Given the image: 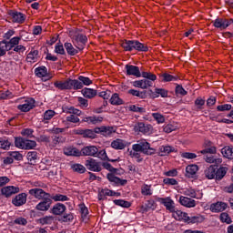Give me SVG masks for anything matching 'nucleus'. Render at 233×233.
Returning <instances> with one entry per match:
<instances>
[{"mask_svg":"<svg viewBox=\"0 0 233 233\" xmlns=\"http://www.w3.org/2000/svg\"><path fill=\"white\" fill-rule=\"evenodd\" d=\"M92 80L88 76H80L77 79L67 78L65 81H56L55 88L58 90H82L83 86H90Z\"/></svg>","mask_w":233,"mask_h":233,"instance_id":"f257e3e1","label":"nucleus"},{"mask_svg":"<svg viewBox=\"0 0 233 233\" xmlns=\"http://www.w3.org/2000/svg\"><path fill=\"white\" fill-rule=\"evenodd\" d=\"M120 46L124 52H148V46L139 42V40L124 39L120 42Z\"/></svg>","mask_w":233,"mask_h":233,"instance_id":"f03ea898","label":"nucleus"},{"mask_svg":"<svg viewBox=\"0 0 233 233\" xmlns=\"http://www.w3.org/2000/svg\"><path fill=\"white\" fill-rule=\"evenodd\" d=\"M79 32H81V29H76V30L70 31L69 37L74 46L77 48L79 52H83L85 50V46H86V43H88V36Z\"/></svg>","mask_w":233,"mask_h":233,"instance_id":"7ed1b4c3","label":"nucleus"},{"mask_svg":"<svg viewBox=\"0 0 233 233\" xmlns=\"http://www.w3.org/2000/svg\"><path fill=\"white\" fill-rule=\"evenodd\" d=\"M141 77H143V79L132 82L135 88H142V90H147V88H150V86L154 85V81L157 79V76L153 73L145 71L141 73Z\"/></svg>","mask_w":233,"mask_h":233,"instance_id":"20e7f679","label":"nucleus"},{"mask_svg":"<svg viewBox=\"0 0 233 233\" xmlns=\"http://www.w3.org/2000/svg\"><path fill=\"white\" fill-rule=\"evenodd\" d=\"M132 150H135V152H140L145 156H154V154H156V149L150 147V143L146 139L138 140L136 144H133Z\"/></svg>","mask_w":233,"mask_h":233,"instance_id":"39448f33","label":"nucleus"},{"mask_svg":"<svg viewBox=\"0 0 233 233\" xmlns=\"http://www.w3.org/2000/svg\"><path fill=\"white\" fill-rule=\"evenodd\" d=\"M227 172H228L227 167L220 166L218 167L216 165H211L205 170V176H227Z\"/></svg>","mask_w":233,"mask_h":233,"instance_id":"423d86ee","label":"nucleus"},{"mask_svg":"<svg viewBox=\"0 0 233 233\" xmlns=\"http://www.w3.org/2000/svg\"><path fill=\"white\" fill-rule=\"evenodd\" d=\"M35 108V99L33 97H28L24 100V104L18 105L17 109L20 112H30V110H34Z\"/></svg>","mask_w":233,"mask_h":233,"instance_id":"0eeeda50","label":"nucleus"},{"mask_svg":"<svg viewBox=\"0 0 233 233\" xmlns=\"http://www.w3.org/2000/svg\"><path fill=\"white\" fill-rule=\"evenodd\" d=\"M8 15L13 23H17L18 25H23L26 21V15L18 11L10 10Z\"/></svg>","mask_w":233,"mask_h":233,"instance_id":"6e6552de","label":"nucleus"},{"mask_svg":"<svg viewBox=\"0 0 233 233\" xmlns=\"http://www.w3.org/2000/svg\"><path fill=\"white\" fill-rule=\"evenodd\" d=\"M85 166L87 170H90L91 172H101V170H103V167H101V162L94 158H88L86 160Z\"/></svg>","mask_w":233,"mask_h":233,"instance_id":"1a4fd4ad","label":"nucleus"},{"mask_svg":"<svg viewBox=\"0 0 233 233\" xmlns=\"http://www.w3.org/2000/svg\"><path fill=\"white\" fill-rule=\"evenodd\" d=\"M134 130L135 132H140V134L147 136V134H150V130H152V125L138 122L135 125Z\"/></svg>","mask_w":233,"mask_h":233,"instance_id":"9d476101","label":"nucleus"},{"mask_svg":"<svg viewBox=\"0 0 233 233\" xmlns=\"http://www.w3.org/2000/svg\"><path fill=\"white\" fill-rule=\"evenodd\" d=\"M126 75L127 76H134L135 77H141V70H139V66L134 65H126Z\"/></svg>","mask_w":233,"mask_h":233,"instance_id":"9b49d317","label":"nucleus"},{"mask_svg":"<svg viewBox=\"0 0 233 233\" xmlns=\"http://www.w3.org/2000/svg\"><path fill=\"white\" fill-rule=\"evenodd\" d=\"M29 194L30 196H34L36 199H46V198H50V193H46L41 188L30 189Z\"/></svg>","mask_w":233,"mask_h":233,"instance_id":"f8f14e48","label":"nucleus"},{"mask_svg":"<svg viewBox=\"0 0 233 233\" xmlns=\"http://www.w3.org/2000/svg\"><path fill=\"white\" fill-rule=\"evenodd\" d=\"M213 26L219 28V30H227L230 26V24L228 23V19L218 17L213 21Z\"/></svg>","mask_w":233,"mask_h":233,"instance_id":"ddd939ff","label":"nucleus"},{"mask_svg":"<svg viewBox=\"0 0 233 233\" xmlns=\"http://www.w3.org/2000/svg\"><path fill=\"white\" fill-rule=\"evenodd\" d=\"M82 156H90L91 157H96L97 156V147L96 146H86L81 149Z\"/></svg>","mask_w":233,"mask_h":233,"instance_id":"4468645a","label":"nucleus"},{"mask_svg":"<svg viewBox=\"0 0 233 233\" xmlns=\"http://www.w3.org/2000/svg\"><path fill=\"white\" fill-rule=\"evenodd\" d=\"M19 190L18 187L7 186L1 189V193L5 198H10V196H14V194H18Z\"/></svg>","mask_w":233,"mask_h":233,"instance_id":"2eb2a0df","label":"nucleus"},{"mask_svg":"<svg viewBox=\"0 0 233 233\" xmlns=\"http://www.w3.org/2000/svg\"><path fill=\"white\" fill-rule=\"evenodd\" d=\"M44 200L38 203L35 207L36 210H41L42 212H46L50 208V206L52 205V199L50 197H47L46 198H43Z\"/></svg>","mask_w":233,"mask_h":233,"instance_id":"dca6fc26","label":"nucleus"},{"mask_svg":"<svg viewBox=\"0 0 233 233\" xmlns=\"http://www.w3.org/2000/svg\"><path fill=\"white\" fill-rule=\"evenodd\" d=\"M179 203L182 207H186L187 208H194V207H196V200L184 196L179 198Z\"/></svg>","mask_w":233,"mask_h":233,"instance_id":"f3484780","label":"nucleus"},{"mask_svg":"<svg viewBox=\"0 0 233 233\" xmlns=\"http://www.w3.org/2000/svg\"><path fill=\"white\" fill-rule=\"evenodd\" d=\"M103 122V116H84L82 117L81 123H87V125H97Z\"/></svg>","mask_w":233,"mask_h":233,"instance_id":"a211bd4d","label":"nucleus"},{"mask_svg":"<svg viewBox=\"0 0 233 233\" xmlns=\"http://www.w3.org/2000/svg\"><path fill=\"white\" fill-rule=\"evenodd\" d=\"M227 207H228V205L225 202H217L211 204L209 210L215 213L223 212V210H227Z\"/></svg>","mask_w":233,"mask_h":233,"instance_id":"6ab92c4d","label":"nucleus"},{"mask_svg":"<svg viewBox=\"0 0 233 233\" xmlns=\"http://www.w3.org/2000/svg\"><path fill=\"white\" fill-rule=\"evenodd\" d=\"M65 156H72L74 157H81L82 153L77 147H68L64 148Z\"/></svg>","mask_w":233,"mask_h":233,"instance_id":"aec40b11","label":"nucleus"},{"mask_svg":"<svg viewBox=\"0 0 233 233\" xmlns=\"http://www.w3.org/2000/svg\"><path fill=\"white\" fill-rule=\"evenodd\" d=\"M12 203L15 207H23V205L26 203V194L21 193L16 195L15 198H13Z\"/></svg>","mask_w":233,"mask_h":233,"instance_id":"412c9836","label":"nucleus"},{"mask_svg":"<svg viewBox=\"0 0 233 233\" xmlns=\"http://www.w3.org/2000/svg\"><path fill=\"white\" fill-rule=\"evenodd\" d=\"M64 48H66L67 56L74 57V56H77L79 54V49L74 47V45L70 42H66L64 44Z\"/></svg>","mask_w":233,"mask_h":233,"instance_id":"4be33fe9","label":"nucleus"},{"mask_svg":"<svg viewBox=\"0 0 233 233\" xmlns=\"http://www.w3.org/2000/svg\"><path fill=\"white\" fill-rule=\"evenodd\" d=\"M37 59H39V51L35 49H31V51L27 54L25 61L27 63H37Z\"/></svg>","mask_w":233,"mask_h":233,"instance_id":"5701e85b","label":"nucleus"},{"mask_svg":"<svg viewBox=\"0 0 233 233\" xmlns=\"http://www.w3.org/2000/svg\"><path fill=\"white\" fill-rule=\"evenodd\" d=\"M172 212V216L174 218V219H177V221H185V223H187V218H188V214L185 213L181 210H175L171 211Z\"/></svg>","mask_w":233,"mask_h":233,"instance_id":"b1692460","label":"nucleus"},{"mask_svg":"<svg viewBox=\"0 0 233 233\" xmlns=\"http://www.w3.org/2000/svg\"><path fill=\"white\" fill-rule=\"evenodd\" d=\"M205 221V217L201 215H197V216H187V218L186 220V223L194 225V224H199L203 223Z\"/></svg>","mask_w":233,"mask_h":233,"instance_id":"393cba45","label":"nucleus"},{"mask_svg":"<svg viewBox=\"0 0 233 233\" xmlns=\"http://www.w3.org/2000/svg\"><path fill=\"white\" fill-rule=\"evenodd\" d=\"M185 196H188V198H192L193 199H203V192H200L198 195L196 194V189L192 187H188L184 191Z\"/></svg>","mask_w":233,"mask_h":233,"instance_id":"a878e982","label":"nucleus"},{"mask_svg":"<svg viewBox=\"0 0 233 233\" xmlns=\"http://www.w3.org/2000/svg\"><path fill=\"white\" fill-rule=\"evenodd\" d=\"M160 201L162 205L166 207L167 210H169V212H174L176 207L174 206V200H172V198H160Z\"/></svg>","mask_w":233,"mask_h":233,"instance_id":"bb28decb","label":"nucleus"},{"mask_svg":"<svg viewBox=\"0 0 233 233\" xmlns=\"http://www.w3.org/2000/svg\"><path fill=\"white\" fill-rule=\"evenodd\" d=\"M26 157L29 165H35V163L39 162V156L37 155V151L27 152Z\"/></svg>","mask_w":233,"mask_h":233,"instance_id":"cd10ccee","label":"nucleus"},{"mask_svg":"<svg viewBox=\"0 0 233 233\" xmlns=\"http://www.w3.org/2000/svg\"><path fill=\"white\" fill-rule=\"evenodd\" d=\"M82 95L87 99H92L97 96V90L85 87L84 89H82Z\"/></svg>","mask_w":233,"mask_h":233,"instance_id":"c85d7f7f","label":"nucleus"},{"mask_svg":"<svg viewBox=\"0 0 233 233\" xmlns=\"http://www.w3.org/2000/svg\"><path fill=\"white\" fill-rule=\"evenodd\" d=\"M110 105H113L115 106H119V105H125V101L119 97V94L115 93L111 96V98L109 99Z\"/></svg>","mask_w":233,"mask_h":233,"instance_id":"c756f323","label":"nucleus"},{"mask_svg":"<svg viewBox=\"0 0 233 233\" xmlns=\"http://www.w3.org/2000/svg\"><path fill=\"white\" fill-rule=\"evenodd\" d=\"M65 210H66V206H65V204L57 203L53 207L52 213L55 214V216H61Z\"/></svg>","mask_w":233,"mask_h":233,"instance_id":"7c9ffc66","label":"nucleus"},{"mask_svg":"<svg viewBox=\"0 0 233 233\" xmlns=\"http://www.w3.org/2000/svg\"><path fill=\"white\" fill-rule=\"evenodd\" d=\"M35 75L36 77H47L48 69L45 66H38L35 69Z\"/></svg>","mask_w":233,"mask_h":233,"instance_id":"2f4dec72","label":"nucleus"},{"mask_svg":"<svg viewBox=\"0 0 233 233\" xmlns=\"http://www.w3.org/2000/svg\"><path fill=\"white\" fill-rule=\"evenodd\" d=\"M160 156H168V154H172V152H177V149L176 147L166 145L160 147Z\"/></svg>","mask_w":233,"mask_h":233,"instance_id":"473e14b6","label":"nucleus"},{"mask_svg":"<svg viewBox=\"0 0 233 233\" xmlns=\"http://www.w3.org/2000/svg\"><path fill=\"white\" fill-rule=\"evenodd\" d=\"M112 148H115V150H123L125 147H127V144H125V140L116 138L111 143Z\"/></svg>","mask_w":233,"mask_h":233,"instance_id":"72a5a7b5","label":"nucleus"},{"mask_svg":"<svg viewBox=\"0 0 233 233\" xmlns=\"http://www.w3.org/2000/svg\"><path fill=\"white\" fill-rule=\"evenodd\" d=\"M21 39H23V35H20L19 36H14L9 41L6 40V44L7 46H9V50H12L15 46H17Z\"/></svg>","mask_w":233,"mask_h":233,"instance_id":"f704fd0d","label":"nucleus"},{"mask_svg":"<svg viewBox=\"0 0 233 233\" xmlns=\"http://www.w3.org/2000/svg\"><path fill=\"white\" fill-rule=\"evenodd\" d=\"M221 154L223 157H226L227 159H233V147H230L229 146H226L221 149Z\"/></svg>","mask_w":233,"mask_h":233,"instance_id":"c9c22d12","label":"nucleus"},{"mask_svg":"<svg viewBox=\"0 0 233 233\" xmlns=\"http://www.w3.org/2000/svg\"><path fill=\"white\" fill-rule=\"evenodd\" d=\"M161 78L164 83H170V81H179V76H172L168 73L162 74Z\"/></svg>","mask_w":233,"mask_h":233,"instance_id":"e433bc0d","label":"nucleus"},{"mask_svg":"<svg viewBox=\"0 0 233 233\" xmlns=\"http://www.w3.org/2000/svg\"><path fill=\"white\" fill-rule=\"evenodd\" d=\"M128 94L134 96L135 97H139L140 99H147V91H138L136 89H129Z\"/></svg>","mask_w":233,"mask_h":233,"instance_id":"4c0bfd02","label":"nucleus"},{"mask_svg":"<svg viewBox=\"0 0 233 233\" xmlns=\"http://www.w3.org/2000/svg\"><path fill=\"white\" fill-rule=\"evenodd\" d=\"M106 168V170H108L111 173H107L106 176H113V174H116L117 172V169L112 167V164L108 162H101V168Z\"/></svg>","mask_w":233,"mask_h":233,"instance_id":"58836bf2","label":"nucleus"},{"mask_svg":"<svg viewBox=\"0 0 233 233\" xmlns=\"http://www.w3.org/2000/svg\"><path fill=\"white\" fill-rule=\"evenodd\" d=\"M106 178L110 183H114V185H127L126 179H121L116 176H107Z\"/></svg>","mask_w":233,"mask_h":233,"instance_id":"ea45409f","label":"nucleus"},{"mask_svg":"<svg viewBox=\"0 0 233 233\" xmlns=\"http://www.w3.org/2000/svg\"><path fill=\"white\" fill-rule=\"evenodd\" d=\"M9 50L10 47L8 46L6 40L0 41V57H3V56H6V52H9Z\"/></svg>","mask_w":233,"mask_h":233,"instance_id":"a19ab883","label":"nucleus"},{"mask_svg":"<svg viewBox=\"0 0 233 233\" xmlns=\"http://www.w3.org/2000/svg\"><path fill=\"white\" fill-rule=\"evenodd\" d=\"M55 54H58L59 56H66V51H65V46H63V43L59 41L55 46Z\"/></svg>","mask_w":233,"mask_h":233,"instance_id":"79ce46f5","label":"nucleus"},{"mask_svg":"<svg viewBox=\"0 0 233 233\" xmlns=\"http://www.w3.org/2000/svg\"><path fill=\"white\" fill-rule=\"evenodd\" d=\"M114 133H116L114 127L103 126L102 136H104V137H110Z\"/></svg>","mask_w":233,"mask_h":233,"instance_id":"37998d69","label":"nucleus"},{"mask_svg":"<svg viewBox=\"0 0 233 233\" xmlns=\"http://www.w3.org/2000/svg\"><path fill=\"white\" fill-rule=\"evenodd\" d=\"M71 169L73 172H76V174H85L86 172V167L81 164H73Z\"/></svg>","mask_w":233,"mask_h":233,"instance_id":"c03bdc74","label":"nucleus"},{"mask_svg":"<svg viewBox=\"0 0 233 233\" xmlns=\"http://www.w3.org/2000/svg\"><path fill=\"white\" fill-rule=\"evenodd\" d=\"M7 156L12 157L13 161H23V154L19 151H8Z\"/></svg>","mask_w":233,"mask_h":233,"instance_id":"a18cd8bd","label":"nucleus"},{"mask_svg":"<svg viewBox=\"0 0 233 233\" xmlns=\"http://www.w3.org/2000/svg\"><path fill=\"white\" fill-rule=\"evenodd\" d=\"M198 170H199V167L196 164L186 167V172L187 174H189V176H196V174H198Z\"/></svg>","mask_w":233,"mask_h":233,"instance_id":"49530a36","label":"nucleus"},{"mask_svg":"<svg viewBox=\"0 0 233 233\" xmlns=\"http://www.w3.org/2000/svg\"><path fill=\"white\" fill-rule=\"evenodd\" d=\"M35 147H37V142H35V140H30L25 138V146L23 147L24 150H34Z\"/></svg>","mask_w":233,"mask_h":233,"instance_id":"de8ad7c7","label":"nucleus"},{"mask_svg":"<svg viewBox=\"0 0 233 233\" xmlns=\"http://www.w3.org/2000/svg\"><path fill=\"white\" fill-rule=\"evenodd\" d=\"M21 136H23L24 137H28L29 139L35 138V136H34V129H32V128L22 129Z\"/></svg>","mask_w":233,"mask_h":233,"instance_id":"09e8293b","label":"nucleus"},{"mask_svg":"<svg viewBox=\"0 0 233 233\" xmlns=\"http://www.w3.org/2000/svg\"><path fill=\"white\" fill-rule=\"evenodd\" d=\"M156 209V201L148 200L145 206H142L143 212H148V210Z\"/></svg>","mask_w":233,"mask_h":233,"instance_id":"8fccbe9b","label":"nucleus"},{"mask_svg":"<svg viewBox=\"0 0 233 233\" xmlns=\"http://www.w3.org/2000/svg\"><path fill=\"white\" fill-rule=\"evenodd\" d=\"M25 140L26 138H24L22 137H15V146L16 147V148H21L22 150H24Z\"/></svg>","mask_w":233,"mask_h":233,"instance_id":"3c124183","label":"nucleus"},{"mask_svg":"<svg viewBox=\"0 0 233 233\" xmlns=\"http://www.w3.org/2000/svg\"><path fill=\"white\" fill-rule=\"evenodd\" d=\"M177 128H179L177 124H167L164 126L163 130L164 132H166V134H170L172 132H175V130H177Z\"/></svg>","mask_w":233,"mask_h":233,"instance_id":"603ef678","label":"nucleus"},{"mask_svg":"<svg viewBox=\"0 0 233 233\" xmlns=\"http://www.w3.org/2000/svg\"><path fill=\"white\" fill-rule=\"evenodd\" d=\"M116 192L110 190V189H102L98 193V199L102 200L105 199L106 196H114Z\"/></svg>","mask_w":233,"mask_h":233,"instance_id":"864d4df0","label":"nucleus"},{"mask_svg":"<svg viewBox=\"0 0 233 233\" xmlns=\"http://www.w3.org/2000/svg\"><path fill=\"white\" fill-rule=\"evenodd\" d=\"M128 108L130 112H136L137 114H145V112H147V109H145V107H139L136 105H131Z\"/></svg>","mask_w":233,"mask_h":233,"instance_id":"5fc2aeb1","label":"nucleus"},{"mask_svg":"<svg viewBox=\"0 0 233 233\" xmlns=\"http://www.w3.org/2000/svg\"><path fill=\"white\" fill-rule=\"evenodd\" d=\"M151 116L158 125L165 122V116L161 113H152Z\"/></svg>","mask_w":233,"mask_h":233,"instance_id":"6e6d98bb","label":"nucleus"},{"mask_svg":"<svg viewBox=\"0 0 233 233\" xmlns=\"http://www.w3.org/2000/svg\"><path fill=\"white\" fill-rule=\"evenodd\" d=\"M129 156L130 157H134L135 159H137V163H142L143 161V157H141V153H139V151L132 149L131 151H129Z\"/></svg>","mask_w":233,"mask_h":233,"instance_id":"4d7b16f0","label":"nucleus"},{"mask_svg":"<svg viewBox=\"0 0 233 233\" xmlns=\"http://www.w3.org/2000/svg\"><path fill=\"white\" fill-rule=\"evenodd\" d=\"M141 194L142 196H152L153 191L151 187L148 185H143L141 187Z\"/></svg>","mask_w":233,"mask_h":233,"instance_id":"13d9d810","label":"nucleus"},{"mask_svg":"<svg viewBox=\"0 0 233 233\" xmlns=\"http://www.w3.org/2000/svg\"><path fill=\"white\" fill-rule=\"evenodd\" d=\"M50 199H53L54 201H68V197L62 194L50 195Z\"/></svg>","mask_w":233,"mask_h":233,"instance_id":"bf43d9fd","label":"nucleus"},{"mask_svg":"<svg viewBox=\"0 0 233 233\" xmlns=\"http://www.w3.org/2000/svg\"><path fill=\"white\" fill-rule=\"evenodd\" d=\"M95 157H98L102 161L108 160V155H106V150H105V149H102L100 151H99V149H97L96 156Z\"/></svg>","mask_w":233,"mask_h":233,"instance_id":"052dcab7","label":"nucleus"},{"mask_svg":"<svg viewBox=\"0 0 233 233\" xmlns=\"http://www.w3.org/2000/svg\"><path fill=\"white\" fill-rule=\"evenodd\" d=\"M220 221H222V223H227V225H230V223H232V218H230L228 213L224 212L220 214Z\"/></svg>","mask_w":233,"mask_h":233,"instance_id":"680f3d73","label":"nucleus"},{"mask_svg":"<svg viewBox=\"0 0 233 233\" xmlns=\"http://www.w3.org/2000/svg\"><path fill=\"white\" fill-rule=\"evenodd\" d=\"M39 223H41V225H52V223H54V217H44L39 219Z\"/></svg>","mask_w":233,"mask_h":233,"instance_id":"e2e57ef3","label":"nucleus"},{"mask_svg":"<svg viewBox=\"0 0 233 233\" xmlns=\"http://www.w3.org/2000/svg\"><path fill=\"white\" fill-rule=\"evenodd\" d=\"M175 92H176L177 96H187V94H188V92H187V90H185V88H183V86H181L179 84H177Z\"/></svg>","mask_w":233,"mask_h":233,"instance_id":"0e129e2a","label":"nucleus"},{"mask_svg":"<svg viewBox=\"0 0 233 233\" xmlns=\"http://www.w3.org/2000/svg\"><path fill=\"white\" fill-rule=\"evenodd\" d=\"M195 106L197 107V110H203V106H205V99L201 98V97H198L195 100Z\"/></svg>","mask_w":233,"mask_h":233,"instance_id":"69168bd1","label":"nucleus"},{"mask_svg":"<svg viewBox=\"0 0 233 233\" xmlns=\"http://www.w3.org/2000/svg\"><path fill=\"white\" fill-rule=\"evenodd\" d=\"M54 116H56V111L52 110V109H48L44 113V121H50V119H52V117H54Z\"/></svg>","mask_w":233,"mask_h":233,"instance_id":"338daca9","label":"nucleus"},{"mask_svg":"<svg viewBox=\"0 0 233 233\" xmlns=\"http://www.w3.org/2000/svg\"><path fill=\"white\" fill-rule=\"evenodd\" d=\"M12 97H14V94L10 90L0 92V99H12Z\"/></svg>","mask_w":233,"mask_h":233,"instance_id":"774afa93","label":"nucleus"}]
</instances>
